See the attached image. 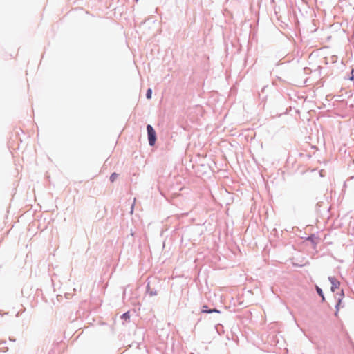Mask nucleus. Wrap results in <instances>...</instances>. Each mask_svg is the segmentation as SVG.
Instances as JSON below:
<instances>
[{
    "mask_svg": "<svg viewBox=\"0 0 354 354\" xmlns=\"http://www.w3.org/2000/svg\"><path fill=\"white\" fill-rule=\"evenodd\" d=\"M351 80H353V75L351 76Z\"/></svg>",
    "mask_w": 354,
    "mask_h": 354,
    "instance_id": "obj_11",
    "label": "nucleus"
},
{
    "mask_svg": "<svg viewBox=\"0 0 354 354\" xmlns=\"http://www.w3.org/2000/svg\"><path fill=\"white\" fill-rule=\"evenodd\" d=\"M151 95H152V91L151 88H149L147 91V94H146V96H147V99H151Z\"/></svg>",
    "mask_w": 354,
    "mask_h": 354,
    "instance_id": "obj_8",
    "label": "nucleus"
},
{
    "mask_svg": "<svg viewBox=\"0 0 354 354\" xmlns=\"http://www.w3.org/2000/svg\"><path fill=\"white\" fill-rule=\"evenodd\" d=\"M316 290H317V293L319 294V295L322 297V300L324 301V297L323 292H322V289L319 287L316 286Z\"/></svg>",
    "mask_w": 354,
    "mask_h": 354,
    "instance_id": "obj_6",
    "label": "nucleus"
},
{
    "mask_svg": "<svg viewBox=\"0 0 354 354\" xmlns=\"http://www.w3.org/2000/svg\"><path fill=\"white\" fill-rule=\"evenodd\" d=\"M329 280L332 285L331 290L333 292H334L335 289L339 288L340 283L337 279H335L334 277H329Z\"/></svg>",
    "mask_w": 354,
    "mask_h": 354,
    "instance_id": "obj_2",
    "label": "nucleus"
},
{
    "mask_svg": "<svg viewBox=\"0 0 354 354\" xmlns=\"http://www.w3.org/2000/svg\"><path fill=\"white\" fill-rule=\"evenodd\" d=\"M207 306H203L202 312L203 313H213V312L219 313V311L218 310H216V309L207 310Z\"/></svg>",
    "mask_w": 354,
    "mask_h": 354,
    "instance_id": "obj_3",
    "label": "nucleus"
},
{
    "mask_svg": "<svg viewBox=\"0 0 354 354\" xmlns=\"http://www.w3.org/2000/svg\"><path fill=\"white\" fill-rule=\"evenodd\" d=\"M341 295H342V297L344 296V292H343V290H342Z\"/></svg>",
    "mask_w": 354,
    "mask_h": 354,
    "instance_id": "obj_10",
    "label": "nucleus"
},
{
    "mask_svg": "<svg viewBox=\"0 0 354 354\" xmlns=\"http://www.w3.org/2000/svg\"><path fill=\"white\" fill-rule=\"evenodd\" d=\"M118 176V174H116V173H113V174L111 175V176H110V180H111V182H114V181L117 179Z\"/></svg>",
    "mask_w": 354,
    "mask_h": 354,
    "instance_id": "obj_7",
    "label": "nucleus"
},
{
    "mask_svg": "<svg viewBox=\"0 0 354 354\" xmlns=\"http://www.w3.org/2000/svg\"><path fill=\"white\" fill-rule=\"evenodd\" d=\"M147 130L148 134L149 143L151 146H153L156 140V131L150 124H148L147 126Z\"/></svg>",
    "mask_w": 354,
    "mask_h": 354,
    "instance_id": "obj_1",
    "label": "nucleus"
},
{
    "mask_svg": "<svg viewBox=\"0 0 354 354\" xmlns=\"http://www.w3.org/2000/svg\"><path fill=\"white\" fill-rule=\"evenodd\" d=\"M308 240H310V241H313V236L308 237Z\"/></svg>",
    "mask_w": 354,
    "mask_h": 354,
    "instance_id": "obj_9",
    "label": "nucleus"
},
{
    "mask_svg": "<svg viewBox=\"0 0 354 354\" xmlns=\"http://www.w3.org/2000/svg\"><path fill=\"white\" fill-rule=\"evenodd\" d=\"M122 319H124L125 321H129V319H130V315H129V312H127L125 313H124L122 315Z\"/></svg>",
    "mask_w": 354,
    "mask_h": 354,
    "instance_id": "obj_5",
    "label": "nucleus"
},
{
    "mask_svg": "<svg viewBox=\"0 0 354 354\" xmlns=\"http://www.w3.org/2000/svg\"><path fill=\"white\" fill-rule=\"evenodd\" d=\"M342 300V298H339V299H338V301H337V305H336V306H335V308H336L335 315H336V316H337V313H338V311H339V308H340V306H341Z\"/></svg>",
    "mask_w": 354,
    "mask_h": 354,
    "instance_id": "obj_4",
    "label": "nucleus"
}]
</instances>
